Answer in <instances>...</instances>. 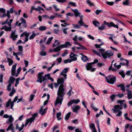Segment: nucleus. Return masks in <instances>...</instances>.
<instances>
[{
  "label": "nucleus",
  "instance_id": "nucleus-4",
  "mask_svg": "<svg viewBox=\"0 0 132 132\" xmlns=\"http://www.w3.org/2000/svg\"><path fill=\"white\" fill-rule=\"evenodd\" d=\"M114 53L113 52L108 50L105 51L104 53L102 54V56L104 59H106L113 56L114 55Z\"/></svg>",
  "mask_w": 132,
  "mask_h": 132
},
{
  "label": "nucleus",
  "instance_id": "nucleus-25",
  "mask_svg": "<svg viewBox=\"0 0 132 132\" xmlns=\"http://www.w3.org/2000/svg\"><path fill=\"white\" fill-rule=\"evenodd\" d=\"M74 43L75 45H79L80 46V47L81 49L85 50H87V49L85 47L83 46L80 44L79 43H77L76 42H74Z\"/></svg>",
  "mask_w": 132,
  "mask_h": 132
},
{
  "label": "nucleus",
  "instance_id": "nucleus-50",
  "mask_svg": "<svg viewBox=\"0 0 132 132\" xmlns=\"http://www.w3.org/2000/svg\"><path fill=\"white\" fill-rule=\"evenodd\" d=\"M36 34L34 33H32V35H31L29 37V39H33L34 37L36 36Z\"/></svg>",
  "mask_w": 132,
  "mask_h": 132
},
{
  "label": "nucleus",
  "instance_id": "nucleus-55",
  "mask_svg": "<svg viewBox=\"0 0 132 132\" xmlns=\"http://www.w3.org/2000/svg\"><path fill=\"white\" fill-rule=\"evenodd\" d=\"M116 96H117L116 95L114 94H112L110 96V98L112 101L114 100Z\"/></svg>",
  "mask_w": 132,
  "mask_h": 132
},
{
  "label": "nucleus",
  "instance_id": "nucleus-51",
  "mask_svg": "<svg viewBox=\"0 0 132 132\" xmlns=\"http://www.w3.org/2000/svg\"><path fill=\"white\" fill-rule=\"evenodd\" d=\"M114 67L115 68H117V69H118L121 67V65L120 64L117 65L116 63H115L114 64Z\"/></svg>",
  "mask_w": 132,
  "mask_h": 132
},
{
  "label": "nucleus",
  "instance_id": "nucleus-18",
  "mask_svg": "<svg viewBox=\"0 0 132 132\" xmlns=\"http://www.w3.org/2000/svg\"><path fill=\"white\" fill-rule=\"evenodd\" d=\"M16 64H15L13 65L11 69V74L13 76H14L15 75V69L16 67Z\"/></svg>",
  "mask_w": 132,
  "mask_h": 132
},
{
  "label": "nucleus",
  "instance_id": "nucleus-48",
  "mask_svg": "<svg viewBox=\"0 0 132 132\" xmlns=\"http://www.w3.org/2000/svg\"><path fill=\"white\" fill-rule=\"evenodd\" d=\"M20 79V78L19 77L16 79L15 81V87H17V85L19 84Z\"/></svg>",
  "mask_w": 132,
  "mask_h": 132
},
{
  "label": "nucleus",
  "instance_id": "nucleus-1",
  "mask_svg": "<svg viewBox=\"0 0 132 132\" xmlns=\"http://www.w3.org/2000/svg\"><path fill=\"white\" fill-rule=\"evenodd\" d=\"M64 80L63 78H58L57 80V83H54L55 88H57L59 85H60L57 92V97L54 104L55 106H56L57 104H60L61 105L63 100V97L65 94L64 93L65 89L64 88L63 85L64 82Z\"/></svg>",
  "mask_w": 132,
  "mask_h": 132
},
{
  "label": "nucleus",
  "instance_id": "nucleus-9",
  "mask_svg": "<svg viewBox=\"0 0 132 132\" xmlns=\"http://www.w3.org/2000/svg\"><path fill=\"white\" fill-rule=\"evenodd\" d=\"M103 23L104 24L106 25L108 27H112L114 28H116L118 29L119 28V27L118 25L115 24L112 22L109 23L105 21H104L103 22Z\"/></svg>",
  "mask_w": 132,
  "mask_h": 132
},
{
  "label": "nucleus",
  "instance_id": "nucleus-21",
  "mask_svg": "<svg viewBox=\"0 0 132 132\" xmlns=\"http://www.w3.org/2000/svg\"><path fill=\"white\" fill-rule=\"evenodd\" d=\"M15 80V78L12 76L10 77L9 80L8 81V83L9 84H13Z\"/></svg>",
  "mask_w": 132,
  "mask_h": 132
},
{
  "label": "nucleus",
  "instance_id": "nucleus-61",
  "mask_svg": "<svg viewBox=\"0 0 132 132\" xmlns=\"http://www.w3.org/2000/svg\"><path fill=\"white\" fill-rule=\"evenodd\" d=\"M89 126L91 129L95 128V125L93 123H91L89 125Z\"/></svg>",
  "mask_w": 132,
  "mask_h": 132
},
{
  "label": "nucleus",
  "instance_id": "nucleus-46",
  "mask_svg": "<svg viewBox=\"0 0 132 132\" xmlns=\"http://www.w3.org/2000/svg\"><path fill=\"white\" fill-rule=\"evenodd\" d=\"M119 74L122 77L124 78L125 76V74L124 73L123 71H121L119 72Z\"/></svg>",
  "mask_w": 132,
  "mask_h": 132
},
{
  "label": "nucleus",
  "instance_id": "nucleus-39",
  "mask_svg": "<svg viewBox=\"0 0 132 132\" xmlns=\"http://www.w3.org/2000/svg\"><path fill=\"white\" fill-rule=\"evenodd\" d=\"M21 68L20 67L19 68L17 69V73L15 74V75L14 76H15L16 77H17L18 76V75L19 74L21 70Z\"/></svg>",
  "mask_w": 132,
  "mask_h": 132
},
{
  "label": "nucleus",
  "instance_id": "nucleus-64",
  "mask_svg": "<svg viewBox=\"0 0 132 132\" xmlns=\"http://www.w3.org/2000/svg\"><path fill=\"white\" fill-rule=\"evenodd\" d=\"M72 122L74 124H77L78 123V119H76L75 120L72 121Z\"/></svg>",
  "mask_w": 132,
  "mask_h": 132
},
{
  "label": "nucleus",
  "instance_id": "nucleus-33",
  "mask_svg": "<svg viewBox=\"0 0 132 132\" xmlns=\"http://www.w3.org/2000/svg\"><path fill=\"white\" fill-rule=\"evenodd\" d=\"M123 5L125 6L128 5L129 4V0H125L123 1L122 3Z\"/></svg>",
  "mask_w": 132,
  "mask_h": 132
},
{
  "label": "nucleus",
  "instance_id": "nucleus-17",
  "mask_svg": "<svg viewBox=\"0 0 132 132\" xmlns=\"http://www.w3.org/2000/svg\"><path fill=\"white\" fill-rule=\"evenodd\" d=\"M121 60H123V62L121 63H120V64L121 65H126L127 66L128 64V61L122 58L120 59Z\"/></svg>",
  "mask_w": 132,
  "mask_h": 132
},
{
  "label": "nucleus",
  "instance_id": "nucleus-38",
  "mask_svg": "<svg viewBox=\"0 0 132 132\" xmlns=\"http://www.w3.org/2000/svg\"><path fill=\"white\" fill-rule=\"evenodd\" d=\"M125 100H118L117 101L118 103L120 104L121 106V107L123 106L124 105V104L123 103V102H124Z\"/></svg>",
  "mask_w": 132,
  "mask_h": 132
},
{
  "label": "nucleus",
  "instance_id": "nucleus-15",
  "mask_svg": "<svg viewBox=\"0 0 132 132\" xmlns=\"http://www.w3.org/2000/svg\"><path fill=\"white\" fill-rule=\"evenodd\" d=\"M84 38L81 37H78L77 35L75 36L73 38V40L75 41L76 42L78 40L83 41Z\"/></svg>",
  "mask_w": 132,
  "mask_h": 132
},
{
  "label": "nucleus",
  "instance_id": "nucleus-58",
  "mask_svg": "<svg viewBox=\"0 0 132 132\" xmlns=\"http://www.w3.org/2000/svg\"><path fill=\"white\" fill-rule=\"evenodd\" d=\"M3 75L2 74L0 75V82L2 83L3 82Z\"/></svg>",
  "mask_w": 132,
  "mask_h": 132
},
{
  "label": "nucleus",
  "instance_id": "nucleus-12",
  "mask_svg": "<svg viewBox=\"0 0 132 132\" xmlns=\"http://www.w3.org/2000/svg\"><path fill=\"white\" fill-rule=\"evenodd\" d=\"M92 63H88L87 65H86V69L88 70H90L91 72H94L95 71V68H92Z\"/></svg>",
  "mask_w": 132,
  "mask_h": 132
},
{
  "label": "nucleus",
  "instance_id": "nucleus-5",
  "mask_svg": "<svg viewBox=\"0 0 132 132\" xmlns=\"http://www.w3.org/2000/svg\"><path fill=\"white\" fill-rule=\"evenodd\" d=\"M18 96H15L12 102H11V99H9L6 103V107L7 108H8L10 105L11 108L13 109V107L14 105V103L15 102L18 100Z\"/></svg>",
  "mask_w": 132,
  "mask_h": 132
},
{
  "label": "nucleus",
  "instance_id": "nucleus-37",
  "mask_svg": "<svg viewBox=\"0 0 132 132\" xmlns=\"http://www.w3.org/2000/svg\"><path fill=\"white\" fill-rule=\"evenodd\" d=\"M46 29V27L44 26H40L39 28V30L41 31H44Z\"/></svg>",
  "mask_w": 132,
  "mask_h": 132
},
{
  "label": "nucleus",
  "instance_id": "nucleus-13",
  "mask_svg": "<svg viewBox=\"0 0 132 132\" xmlns=\"http://www.w3.org/2000/svg\"><path fill=\"white\" fill-rule=\"evenodd\" d=\"M66 47V42L65 44L61 45L59 46H58L56 48L54 49L53 51L55 52H58L61 50L60 48H63Z\"/></svg>",
  "mask_w": 132,
  "mask_h": 132
},
{
  "label": "nucleus",
  "instance_id": "nucleus-62",
  "mask_svg": "<svg viewBox=\"0 0 132 132\" xmlns=\"http://www.w3.org/2000/svg\"><path fill=\"white\" fill-rule=\"evenodd\" d=\"M20 20L21 21V22L22 23L24 24L26 23V20L23 19V18H22L20 19Z\"/></svg>",
  "mask_w": 132,
  "mask_h": 132
},
{
  "label": "nucleus",
  "instance_id": "nucleus-53",
  "mask_svg": "<svg viewBox=\"0 0 132 132\" xmlns=\"http://www.w3.org/2000/svg\"><path fill=\"white\" fill-rule=\"evenodd\" d=\"M10 12L9 11L7 10L6 14V16L8 17V19H9L10 18Z\"/></svg>",
  "mask_w": 132,
  "mask_h": 132
},
{
  "label": "nucleus",
  "instance_id": "nucleus-59",
  "mask_svg": "<svg viewBox=\"0 0 132 132\" xmlns=\"http://www.w3.org/2000/svg\"><path fill=\"white\" fill-rule=\"evenodd\" d=\"M106 4L110 5H113L114 4V2H109L108 1H107L106 2Z\"/></svg>",
  "mask_w": 132,
  "mask_h": 132
},
{
  "label": "nucleus",
  "instance_id": "nucleus-11",
  "mask_svg": "<svg viewBox=\"0 0 132 132\" xmlns=\"http://www.w3.org/2000/svg\"><path fill=\"white\" fill-rule=\"evenodd\" d=\"M38 115V113H35L32 115V117L28 119L27 120L28 122H30L29 125H30L32 122L34 121V120L36 118V117Z\"/></svg>",
  "mask_w": 132,
  "mask_h": 132
},
{
  "label": "nucleus",
  "instance_id": "nucleus-45",
  "mask_svg": "<svg viewBox=\"0 0 132 132\" xmlns=\"http://www.w3.org/2000/svg\"><path fill=\"white\" fill-rule=\"evenodd\" d=\"M61 115V113L60 112H58L56 113V117L58 119V120H60L61 118H59V117Z\"/></svg>",
  "mask_w": 132,
  "mask_h": 132
},
{
  "label": "nucleus",
  "instance_id": "nucleus-57",
  "mask_svg": "<svg viewBox=\"0 0 132 132\" xmlns=\"http://www.w3.org/2000/svg\"><path fill=\"white\" fill-rule=\"evenodd\" d=\"M6 16V13L5 12L2 13H1V15H0V17L1 18H4Z\"/></svg>",
  "mask_w": 132,
  "mask_h": 132
},
{
  "label": "nucleus",
  "instance_id": "nucleus-32",
  "mask_svg": "<svg viewBox=\"0 0 132 132\" xmlns=\"http://www.w3.org/2000/svg\"><path fill=\"white\" fill-rule=\"evenodd\" d=\"M94 25L95 26L98 27L100 26V23L96 20H94L93 22Z\"/></svg>",
  "mask_w": 132,
  "mask_h": 132
},
{
  "label": "nucleus",
  "instance_id": "nucleus-31",
  "mask_svg": "<svg viewBox=\"0 0 132 132\" xmlns=\"http://www.w3.org/2000/svg\"><path fill=\"white\" fill-rule=\"evenodd\" d=\"M117 86L118 87H120L121 89L123 91V92H125V86L123 84H120L117 85Z\"/></svg>",
  "mask_w": 132,
  "mask_h": 132
},
{
  "label": "nucleus",
  "instance_id": "nucleus-36",
  "mask_svg": "<svg viewBox=\"0 0 132 132\" xmlns=\"http://www.w3.org/2000/svg\"><path fill=\"white\" fill-rule=\"evenodd\" d=\"M70 89H69L68 92L67 94L69 96H70L71 94L72 93H73V92L72 91V88L71 86H70Z\"/></svg>",
  "mask_w": 132,
  "mask_h": 132
},
{
  "label": "nucleus",
  "instance_id": "nucleus-3",
  "mask_svg": "<svg viewBox=\"0 0 132 132\" xmlns=\"http://www.w3.org/2000/svg\"><path fill=\"white\" fill-rule=\"evenodd\" d=\"M122 109V107L120 106L119 105H117L114 106H113V108L112 110L114 113H116L118 112V113L116 115V116L117 117H120L122 113V111L120 110Z\"/></svg>",
  "mask_w": 132,
  "mask_h": 132
},
{
  "label": "nucleus",
  "instance_id": "nucleus-63",
  "mask_svg": "<svg viewBox=\"0 0 132 132\" xmlns=\"http://www.w3.org/2000/svg\"><path fill=\"white\" fill-rule=\"evenodd\" d=\"M102 11L101 10H97L95 12L96 13L97 15H98L100 13L102 12Z\"/></svg>",
  "mask_w": 132,
  "mask_h": 132
},
{
  "label": "nucleus",
  "instance_id": "nucleus-34",
  "mask_svg": "<svg viewBox=\"0 0 132 132\" xmlns=\"http://www.w3.org/2000/svg\"><path fill=\"white\" fill-rule=\"evenodd\" d=\"M93 51V52L96 54L97 55L99 56L100 57H101V54L100 52H98L96 50H94V49H92V50Z\"/></svg>",
  "mask_w": 132,
  "mask_h": 132
},
{
  "label": "nucleus",
  "instance_id": "nucleus-35",
  "mask_svg": "<svg viewBox=\"0 0 132 132\" xmlns=\"http://www.w3.org/2000/svg\"><path fill=\"white\" fill-rule=\"evenodd\" d=\"M7 59L8 60L7 62L9 63V65L10 66L12 65L13 63V60L11 59L8 57L7 58Z\"/></svg>",
  "mask_w": 132,
  "mask_h": 132
},
{
  "label": "nucleus",
  "instance_id": "nucleus-41",
  "mask_svg": "<svg viewBox=\"0 0 132 132\" xmlns=\"http://www.w3.org/2000/svg\"><path fill=\"white\" fill-rule=\"evenodd\" d=\"M73 103L77 104L80 102V100L79 99H73L72 100Z\"/></svg>",
  "mask_w": 132,
  "mask_h": 132
},
{
  "label": "nucleus",
  "instance_id": "nucleus-8",
  "mask_svg": "<svg viewBox=\"0 0 132 132\" xmlns=\"http://www.w3.org/2000/svg\"><path fill=\"white\" fill-rule=\"evenodd\" d=\"M70 59H67V63H70L72 61H74L77 60V58L76 55L73 53H71L70 55Z\"/></svg>",
  "mask_w": 132,
  "mask_h": 132
},
{
  "label": "nucleus",
  "instance_id": "nucleus-20",
  "mask_svg": "<svg viewBox=\"0 0 132 132\" xmlns=\"http://www.w3.org/2000/svg\"><path fill=\"white\" fill-rule=\"evenodd\" d=\"M83 16L82 15H81L80 16V20L78 22V23L81 26H83L84 24V22L83 21V19L82 18Z\"/></svg>",
  "mask_w": 132,
  "mask_h": 132
},
{
  "label": "nucleus",
  "instance_id": "nucleus-14",
  "mask_svg": "<svg viewBox=\"0 0 132 132\" xmlns=\"http://www.w3.org/2000/svg\"><path fill=\"white\" fill-rule=\"evenodd\" d=\"M80 108V107L78 105H74L72 106V109L73 111L75 113H77L79 110Z\"/></svg>",
  "mask_w": 132,
  "mask_h": 132
},
{
  "label": "nucleus",
  "instance_id": "nucleus-44",
  "mask_svg": "<svg viewBox=\"0 0 132 132\" xmlns=\"http://www.w3.org/2000/svg\"><path fill=\"white\" fill-rule=\"evenodd\" d=\"M105 28V25L104 24H102L101 27H98V28L100 30H103Z\"/></svg>",
  "mask_w": 132,
  "mask_h": 132
},
{
  "label": "nucleus",
  "instance_id": "nucleus-10",
  "mask_svg": "<svg viewBox=\"0 0 132 132\" xmlns=\"http://www.w3.org/2000/svg\"><path fill=\"white\" fill-rule=\"evenodd\" d=\"M104 43L103 42H102V44H96L95 45V46L96 48H98L99 49L98 50L101 52V56H102V54L104 53H103V52L105 51V50L103 48H101L100 46L102 45H103Z\"/></svg>",
  "mask_w": 132,
  "mask_h": 132
},
{
  "label": "nucleus",
  "instance_id": "nucleus-7",
  "mask_svg": "<svg viewBox=\"0 0 132 132\" xmlns=\"http://www.w3.org/2000/svg\"><path fill=\"white\" fill-rule=\"evenodd\" d=\"M107 82L109 84H113L116 80V78L115 77H110L109 76L108 77L105 76Z\"/></svg>",
  "mask_w": 132,
  "mask_h": 132
},
{
  "label": "nucleus",
  "instance_id": "nucleus-24",
  "mask_svg": "<svg viewBox=\"0 0 132 132\" xmlns=\"http://www.w3.org/2000/svg\"><path fill=\"white\" fill-rule=\"evenodd\" d=\"M126 90L127 92V96L128 99H131L132 98V94L131 93V91L129 89H127Z\"/></svg>",
  "mask_w": 132,
  "mask_h": 132
},
{
  "label": "nucleus",
  "instance_id": "nucleus-52",
  "mask_svg": "<svg viewBox=\"0 0 132 132\" xmlns=\"http://www.w3.org/2000/svg\"><path fill=\"white\" fill-rule=\"evenodd\" d=\"M82 60L84 62H85L87 59V58L86 56H83L81 58Z\"/></svg>",
  "mask_w": 132,
  "mask_h": 132
},
{
  "label": "nucleus",
  "instance_id": "nucleus-40",
  "mask_svg": "<svg viewBox=\"0 0 132 132\" xmlns=\"http://www.w3.org/2000/svg\"><path fill=\"white\" fill-rule=\"evenodd\" d=\"M16 90L13 87L11 92L9 94V95L10 96H12L14 93L15 92Z\"/></svg>",
  "mask_w": 132,
  "mask_h": 132
},
{
  "label": "nucleus",
  "instance_id": "nucleus-49",
  "mask_svg": "<svg viewBox=\"0 0 132 132\" xmlns=\"http://www.w3.org/2000/svg\"><path fill=\"white\" fill-rule=\"evenodd\" d=\"M91 107L95 111H97L98 110V109L95 107L93 104H92L91 105Z\"/></svg>",
  "mask_w": 132,
  "mask_h": 132
},
{
  "label": "nucleus",
  "instance_id": "nucleus-56",
  "mask_svg": "<svg viewBox=\"0 0 132 132\" xmlns=\"http://www.w3.org/2000/svg\"><path fill=\"white\" fill-rule=\"evenodd\" d=\"M11 84H8L7 86V90L10 91L11 90Z\"/></svg>",
  "mask_w": 132,
  "mask_h": 132
},
{
  "label": "nucleus",
  "instance_id": "nucleus-19",
  "mask_svg": "<svg viewBox=\"0 0 132 132\" xmlns=\"http://www.w3.org/2000/svg\"><path fill=\"white\" fill-rule=\"evenodd\" d=\"M72 11L74 12L75 16L77 17L78 16H79L80 15V13L78 11L77 9L74 10L72 9Z\"/></svg>",
  "mask_w": 132,
  "mask_h": 132
},
{
  "label": "nucleus",
  "instance_id": "nucleus-16",
  "mask_svg": "<svg viewBox=\"0 0 132 132\" xmlns=\"http://www.w3.org/2000/svg\"><path fill=\"white\" fill-rule=\"evenodd\" d=\"M43 107L42 106L40 108L39 111V113L42 115H44L46 112L47 109V108H46L43 110Z\"/></svg>",
  "mask_w": 132,
  "mask_h": 132
},
{
  "label": "nucleus",
  "instance_id": "nucleus-54",
  "mask_svg": "<svg viewBox=\"0 0 132 132\" xmlns=\"http://www.w3.org/2000/svg\"><path fill=\"white\" fill-rule=\"evenodd\" d=\"M29 35V33H28L25 36L26 38H25L24 42H26L28 41V37Z\"/></svg>",
  "mask_w": 132,
  "mask_h": 132
},
{
  "label": "nucleus",
  "instance_id": "nucleus-27",
  "mask_svg": "<svg viewBox=\"0 0 132 132\" xmlns=\"http://www.w3.org/2000/svg\"><path fill=\"white\" fill-rule=\"evenodd\" d=\"M61 75L63 76L64 77H66V68H65L61 73Z\"/></svg>",
  "mask_w": 132,
  "mask_h": 132
},
{
  "label": "nucleus",
  "instance_id": "nucleus-29",
  "mask_svg": "<svg viewBox=\"0 0 132 132\" xmlns=\"http://www.w3.org/2000/svg\"><path fill=\"white\" fill-rule=\"evenodd\" d=\"M45 77H47L48 79L49 80H50L52 81L53 82L54 81L53 79L51 77L49 73H48L47 74H46L45 75Z\"/></svg>",
  "mask_w": 132,
  "mask_h": 132
},
{
  "label": "nucleus",
  "instance_id": "nucleus-28",
  "mask_svg": "<svg viewBox=\"0 0 132 132\" xmlns=\"http://www.w3.org/2000/svg\"><path fill=\"white\" fill-rule=\"evenodd\" d=\"M126 74L127 76H131V77L130 79H132V70H129L127 71Z\"/></svg>",
  "mask_w": 132,
  "mask_h": 132
},
{
  "label": "nucleus",
  "instance_id": "nucleus-6",
  "mask_svg": "<svg viewBox=\"0 0 132 132\" xmlns=\"http://www.w3.org/2000/svg\"><path fill=\"white\" fill-rule=\"evenodd\" d=\"M44 73L43 72H39L37 75V79H38L37 81V82H39L40 83H42L43 81H44L45 80V77L44 76L42 75H43Z\"/></svg>",
  "mask_w": 132,
  "mask_h": 132
},
{
  "label": "nucleus",
  "instance_id": "nucleus-43",
  "mask_svg": "<svg viewBox=\"0 0 132 132\" xmlns=\"http://www.w3.org/2000/svg\"><path fill=\"white\" fill-rule=\"evenodd\" d=\"M87 3L89 4L90 6H94V4L89 0H86Z\"/></svg>",
  "mask_w": 132,
  "mask_h": 132
},
{
  "label": "nucleus",
  "instance_id": "nucleus-30",
  "mask_svg": "<svg viewBox=\"0 0 132 132\" xmlns=\"http://www.w3.org/2000/svg\"><path fill=\"white\" fill-rule=\"evenodd\" d=\"M60 43L57 40H56L55 42L54 43L53 45V47H54L56 46H58L60 45Z\"/></svg>",
  "mask_w": 132,
  "mask_h": 132
},
{
  "label": "nucleus",
  "instance_id": "nucleus-23",
  "mask_svg": "<svg viewBox=\"0 0 132 132\" xmlns=\"http://www.w3.org/2000/svg\"><path fill=\"white\" fill-rule=\"evenodd\" d=\"M15 31H12L11 34V37L13 40H15L18 37L17 35L15 34Z\"/></svg>",
  "mask_w": 132,
  "mask_h": 132
},
{
  "label": "nucleus",
  "instance_id": "nucleus-42",
  "mask_svg": "<svg viewBox=\"0 0 132 132\" xmlns=\"http://www.w3.org/2000/svg\"><path fill=\"white\" fill-rule=\"evenodd\" d=\"M53 37H52L49 38L48 39L47 41L46 42V44L47 45L51 43L52 40L53 39Z\"/></svg>",
  "mask_w": 132,
  "mask_h": 132
},
{
  "label": "nucleus",
  "instance_id": "nucleus-26",
  "mask_svg": "<svg viewBox=\"0 0 132 132\" xmlns=\"http://www.w3.org/2000/svg\"><path fill=\"white\" fill-rule=\"evenodd\" d=\"M72 25L73 28L75 29H79L81 28V26L78 24H73Z\"/></svg>",
  "mask_w": 132,
  "mask_h": 132
},
{
  "label": "nucleus",
  "instance_id": "nucleus-47",
  "mask_svg": "<svg viewBox=\"0 0 132 132\" xmlns=\"http://www.w3.org/2000/svg\"><path fill=\"white\" fill-rule=\"evenodd\" d=\"M13 128V123H10L9 126H8V127L6 129V131H8L10 129H11L12 128Z\"/></svg>",
  "mask_w": 132,
  "mask_h": 132
},
{
  "label": "nucleus",
  "instance_id": "nucleus-22",
  "mask_svg": "<svg viewBox=\"0 0 132 132\" xmlns=\"http://www.w3.org/2000/svg\"><path fill=\"white\" fill-rule=\"evenodd\" d=\"M14 118L12 117L11 115L10 116V117L6 121V123H12V122L13 121Z\"/></svg>",
  "mask_w": 132,
  "mask_h": 132
},
{
  "label": "nucleus",
  "instance_id": "nucleus-60",
  "mask_svg": "<svg viewBox=\"0 0 132 132\" xmlns=\"http://www.w3.org/2000/svg\"><path fill=\"white\" fill-rule=\"evenodd\" d=\"M5 10L3 8H0V15H1L2 13L5 12Z\"/></svg>",
  "mask_w": 132,
  "mask_h": 132
},
{
  "label": "nucleus",
  "instance_id": "nucleus-2",
  "mask_svg": "<svg viewBox=\"0 0 132 132\" xmlns=\"http://www.w3.org/2000/svg\"><path fill=\"white\" fill-rule=\"evenodd\" d=\"M9 19H7L6 20L3 22L2 23V24L3 25H4L7 23L9 26V27H7L6 26H5L3 27L1 29V30L3 29H4L6 31H11L12 29V28L11 27V23L13 21V20L12 19H10L9 21H8V20Z\"/></svg>",
  "mask_w": 132,
  "mask_h": 132
}]
</instances>
